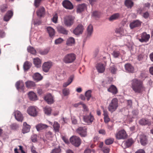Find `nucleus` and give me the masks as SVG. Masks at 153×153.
<instances>
[{
  "label": "nucleus",
  "instance_id": "nucleus-62",
  "mask_svg": "<svg viewBox=\"0 0 153 153\" xmlns=\"http://www.w3.org/2000/svg\"><path fill=\"white\" fill-rule=\"evenodd\" d=\"M149 14L148 12H146L144 13L143 14V16L145 19L147 18L149 16Z\"/></svg>",
  "mask_w": 153,
  "mask_h": 153
},
{
  "label": "nucleus",
  "instance_id": "nucleus-6",
  "mask_svg": "<svg viewBox=\"0 0 153 153\" xmlns=\"http://www.w3.org/2000/svg\"><path fill=\"white\" fill-rule=\"evenodd\" d=\"M94 120V117L91 113H90L89 115H85L83 117V121L88 125L92 124Z\"/></svg>",
  "mask_w": 153,
  "mask_h": 153
},
{
  "label": "nucleus",
  "instance_id": "nucleus-31",
  "mask_svg": "<svg viewBox=\"0 0 153 153\" xmlns=\"http://www.w3.org/2000/svg\"><path fill=\"white\" fill-rule=\"evenodd\" d=\"M33 78L37 82L41 80L42 79L43 77L39 73H36L33 75Z\"/></svg>",
  "mask_w": 153,
  "mask_h": 153
},
{
  "label": "nucleus",
  "instance_id": "nucleus-45",
  "mask_svg": "<svg viewBox=\"0 0 153 153\" xmlns=\"http://www.w3.org/2000/svg\"><path fill=\"white\" fill-rule=\"evenodd\" d=\"M61 152V149L60 146L58 147L55 148L53 149L50 153H60Z\"/></svg>",
  "mask_w": 153,
  "mask_h": 153
},
{
  "label": "nucleus",
  "instance_id": "nucleus-44",
  "mask_svg": "<svg viewBox=\"0 0 153 153\" xmlns=\"http://www.w3.org/2000/svg\"><path fill=\"white\" fill-rule=\"evenodd\" d=\"M111 54L115 58L118 57L120 55V51L117 50H115L113 51Z\"/></svg>",
  "mask_w": 153,
  "mask_h": 153
},
{
  "label": "nucleus",
  "instance_id": "nucleus-5",
  "mask_svg": "<svg viewBox=\"0 0 153 153\" xmlns=\"http://www.w3.org/2000/svg\"><path fill=\"white\" fill-rule=\"evenodd\" d=\"M74 18L71 16H66L64 19V22L65 26L70 27L74 23Z\"/></svg>",
  "mask_w": 153,
  "mask_h": 153
},
{
  "label": "nucleus",
  "instance_id": "nucleus-17",
  "mask_svg": "<svg viewBox=\"0 0 153 153\" xmlns=\"http://www.w3.org/2000/svg\"><path fill=\"white\" fill-rule=\"evenodd\" d=\"M30 126L28 125L26 122H24L23 125L22 133L23 134H25L28 132L30 131Z\"/></svg>",
  "mask_w": 153,
  "mask_h": 153
},
{
  "label": "nucleus",
  "instance_id": "nucleus-56",
  "mask_svg": "<svg viewBox=\"0 0 153 153\" xmlns=\"http://www.w3.org/2000/svg\"><path fill=\"white\" fill-rule=\"evenodd\" d=\"M62 93L64 96L68 95L69 93V89L67 88H65L62 90Z\"/></svg>",
  "mask_w": 153,
  "mask_h": 153
},
{
  "label": "nucleus",
  "instance_id": "nucleus-33",
  "mask_svg": "<svg viewBox=\"0 0 153 153\" xmlns=\"http://www.w3.org/2000/svg\"><path fill=\"white\" fill-rule=\"evenodd\" d=\"M47 30L50 37H52L54 35L55 31L52 27H47Z\"/></svg>",
  "mask_w": 153,
  "mask_h": 153
},
{
  "label": "nucleus",
  "instance_id": "nucleus-21",
  "mask_svg": "<svg viewBox=\"0 0 153 153\" xmlns=\"http://www.w3.org/2000/svg\"><path fill=\"white\" fill-rule=\"evenodd\" d=\"M48 126L45 124L39 123L36 126V128L38 131H40L45 129H47Z\"/></svg>",
  "mask_w": 153,
  "mask_h": 153
},
{
  "label": "nucleus",
  "instance_id": "nucleus-27",
  "mask_svg": "<svg viewBox=\"0 0 153 153\" xmlns=\"http://www.w3.org/2000/svg\"><path fill=\"white\" fill-rule=\"evenodd\" d=\"M134 143V141L131 138L128 139L124 143L125 146V147L127 148L131 146V145Z\"/></svg>",
  "mask_w": 153,
  "mask_h": 153
},
{
  "label": "nucleus",
  "instance_id": "nucleus-54",
  "mask_svg": "<svg viewBox=\"0 0 153 153\" xmlns=\"http://www.w3.org/2000/svg\"><path fill=\"white\" fill-rule=\"evenodd\" d=\"M42 0H35L34 5L36 7H38L40 5Z\"/></svg>",
  "mask_w": 153,
  "mask_h": 153
},
{
  "label": "nucleus",
  "instance_id": "nucleus-28",
  "mask_svg": "<svg viewBox=\"0 0 153 153\" xmlns=\"http://www.w3.org/2000/svg\"><path fill=\"white\" fill-rule=\"evenodd\" d=\"M86 8V5L85 4L79 5L77 7V10L78 13H81Z\"/></svg>",
  "mask_w": 153,
  "mask_h": 153
},
{
  "label": "nucleus",
  "instance_id": "nucleus-14",
  "mask_svg": "<svg viewBox=\"0 0 153 153\" xmlns=\"http://www.w3.org/2000/svg\"><path fill=\"white\" fill-rule=\"evenodd\" d=\"M105 65L101 63H98L96 66V68L98 72L100 73H103L105 70Z\"/></svg>",
  "mask_w": 153,
  "mask_h": 153
},
{
  "label": "nucleus",
  "instance_id": "nucleus-16",
  "mask_svg": "<svg viewBox=\"0 0 153 153\" xmlns=\"http://www.w3.org/2000/svg\"><path fill=\"white\" fill-rule=\"evenodd\" d=\"M142 22L138 20H135L131 23L129 26L131 29L139 27L141 25Z\"/></svg>",
  "mask_w": 153,
  "mask_h": 153
},
{
  "label": "nucleus",
  "instance_id": "nucleus-57",
  "mask_svg": "<svg viewBox=\"0 0 153 153\" xmlns=\"http://www.w3.org/2000/svg\"><path fill=\"white\" fill-rule=\"evenodd\" d=\"M102 151L104 153H109L110 152V149L104 146L102 148Z\"/></svg>",
  "mask_w": 153,
  "mask_h": 153
},
{
  "label": "nucleus",
  "instance_id": "nucleus-2",
  "mask_svg": "<svg viewBox=\"0 0 153 153\" xmlns=\"http://www.w3.org/2000/svg\"><path fill=\"white\" fill-rule=\"evenodd\" d=\"M76 55L74 53H70L66 55L63 59V61L65 63H71L75 60Z\"/></svg>",
  "mask_w": 153,
  "mask_h": 153
},
{
  "label": "nucleus",
  "instance_id": "nucleus-15",
  "mask_svg": "<svg viewBox=\"0 0 153 153\" xmlns=\"http://www.w3.org/2000/svg\"><path fill=\"white\" fill-rule=\"evenodd\" d=\"M14 114L16 119L18 121L22 122L23 117L20 111H16L14 112Z\"/></svg>",
  "mask_w": 153,
  "mask_h": 153
},
{
  "label": "nucleus",
  "instance_id": "nucleus-41",
  "mask_svg": "<svg viewBox=\"0 0 153 153\" xmlns=\"http://www.w3.org/2000/svg\"><path fill=\"white\" fill-rule=\"evenodd\" d=\"M87 31L88 32L87 36H90L91 34L93 31V27L91 25H90L88 27Z\"/></svg>",
  "mask_w": 153,
  "mask_h": 153
},
{
  "label": "nucleus",
  "instance_id": "nucleus-4",
  "mask_svg": "<svg viewBox=\"0 0 153 153\" xmlns=\"http://www.w3.org/2000/svg\"><path fill=\"white\" fill-rule=\"evenodd\" d=\"M70 141L74 146L78 147L80 145L81 140L78 137L74 136L70 138Z\"/></svg>",
  "mask_w": 153,
  "mask_h": 153
},
{
  "label": "nucleus",
  "instance_id": "nucleus-42",
  "mask_svg": "<svg viewBox=\"0 0 153 153\" xmlns=\"http://www.w3.org/2000/svg\"><path fill=\"white\" fill-rule=\"evenodd\" d=\"M53 127L55 132H59L60 128V125L57 122H55L54 123Z\"/></svg>",
  "mask_w": 153,
  "mask_h": 153
},
{
  "label": "nucleus",
  "instance_id": "nucleus-12",
  "mask_svg": "<svg viewBox=\"0 0 153 153\" xmlns=\"http://www.w3.org/2000/svg\"><path fill=\"white\" fill-rule=\"evenodd\" d=\"M116 137L117 139H124L127 137V134L124 130L119 131L116 134Z\"/></svg>",
  "mask_w": 153,
  "mask_h": 153
},
{
  "label": "nucleus",
  "instance_id": "nucleus-11",
  "mask_svg": "<svg viewBox=\"0 0 153 153\" xmlns=\"http://www.w3.org/2000/svg\"><path fill=\"white\" fill-rule=\"evenodd\" d=\"M84 29L83 26L81 24H79L73 31V33L76 35L81 34Z\"/></svg>",
  "mask_w": 153,
  "mask_h": 153
},
{
  "label": "nucleus",
  "instance_id": "nucleus-43",
  "mask_svg": "<svg viewBox=\"0 0 153 153\" xmlns=\"http://www.w3.org/2000/svg\"><path fill=\"white\" fill-rule=\"evenodd\" d=\"M27 51L28 52L33 54H35L36 53V51L35 49L33 47L30 46L27 47Z\"/></svg>",
  "mask_w": 153,
  "mask_h": 153
},
{
  "label": "nucleus",
  "instance_id": "nucleus-34",
  "mask_svg": "<svg viewBox=\"0 0 153 153\" xmlns=\"http://www.w3.org/2000/svg\"><path fill=\"white\" fill-rule=\"evenodd\" d=\"M45 14V8L43 7H41L37 11V14L38 16L42 17Z\"/></svg>",
  "mask_w": 153,
  "mask_h": 153
},
{
  "label": "nucleus",
  "instance_id": "nucleus-50",
  "mask_svg": "<svg viewBox=\"0 0 153 153\" xmlns=\"http://www.w3.org/2000/svg\"><path fill=\"white\" fill-rule=\"evenodd\" d=\"M115 32L120 35H123V28H120L116 29Z\"/></svg>",
  "mask_w": 153,
  "mask_h": 153
},
{
  "label": "nucleus",
  "instance_id": "nucleus-22",
  "mask_svg": "<svg viewBox=\"0 0 153 153\" xmlns=\"http://www.w3.org/2000/svg\"><path fill=\"white\" fill-rule=\"evenodd\" d=\"M45 100L48 104H51L54 102L53 97L50 94L47 95L45 97Z\"/></svg>",
  "mask_w": 153,
  "mask_h": 153
},
{
  "label": "nucleus",
  "instance_id": "nucleus-7",
  "mask_svg": "<svg viewBox=\"0 0 153 153\" xmlns=\"http://www.w3.org/2000/svg\"><path fill=\"white\" fill-rule=\"evenodd\" d=\"M150 38V35L147 34L146 32H144L140 34L138 39L141 42H147Z\"/></svg>",
  "mask_w": 153,
  "mask_h": 153
},
{
  "label": "nucleus",
  "instance_id": "nucleus-36",
  "mask_svg": "<svg viewBox=\"0 0 153 153\" xmlns=\"http://www.w3.org/2000/svg\"><path fill=\"white\" fill-rule=\"evenodd\" d=\"M120 14L119 13H116L112 15L109 18L110 21H112L118 19L120 16Z\"/></svg>",
  "mask_w": 153,
  "mask_h": 153
},
{
  "label": "nucleus",
  "instance_id": "nucleus-18",
  "mask_svg": "<svg viewBox=\"0 0 153 153\" xmlns=\"http://www.w3.org/2000/svg\"><path fill=\"white\" fill-rule=\"evenodd\" d=\"M16 86L17 89L19 91L21 90L24 91V84L22 81H19L17 82L16 84Z\"/></svg>",
  "mask_w": 153,
  "mask_h": 153
},
{
  "label": "nucleus",
  "instance_id": "nucleus-13",
  "mask_svg": "<svg viewBox=\"0 0 153 153\" xmlns=\"http://www.w3.org/2000/svg\"><path fill=\"white\" fill-rule=\"evenodd\" d=\"M62 5L65 8L72 9L73 8V6L71 3L68 0H65L62 2Z\"/></svg>",
  "mask_w": 153,
  "mask_h": 153
},
{
  "label": "nucleus",
  "instance_id": "nucleus-37",
  "mask_svg": "<svg viewBox=\"0 0 153 153\" xmlns=\"http://www.w3.org/2000/svg\"><path fill=\"white\" fill-rule=\"evenodd\" d=\"M125 5L128 7L131 8L134 5L133 2L131 0H126L125 2Z\"/></svg>",
  "mask_w": 153,
  "mask_h": 153
},
{
  "label": "nucleus",
  "instance_id": "nucleus-58",
  "mask_svg": "<svg viewBox=\"0 0 153 153\" xmlns=\"http://www.w3.org/2000/svg\"><path fill=\"white\" fill-rule=\"evenodd\" d=\"M58 19V16L57 14H55L54 15L52 19V21L54 23H56L57 22V21Z\"/></svg>",
  "mask_w": 153,
  "mask_h": 153
},
{
  "label": "nucleus",
  "instance_id": "nucleus-52",
  "mask_svg": "<svg viewBox=\"0 0 153 153\" xmlns=\"http://www.w3.org/2000/svg\"><path fill=\"white\" fill-rule=\"evenodd\" d=\"M101 15V13L97 11H94L93 12L92 14V15L93 16L97 18H99L100 17Z\"/></svg>",
  "mask_w": 153,
  "mask_h": 153
},
{
  "label": "nucleus",
  "instance_id": "nucleus-55",
  "mask_svg": "<svg viewBox=\"0 0 153 153\" xmlns=\"http://www.w3.org/2000/svg\"><path fill=\"white\" fill-rule=\"evenodd\" d=\"M19 127V126L16 124L13 123L10 125V128L11 129L15 130Z\"/></svg>",
  "mask_w": 153,
  "mask_h": 153
},
{
  "label": "nucleus",
  "instance_id": "nucleus-26",
  "mask_svg": "<svg viewBox=\"0 0 153 153\" xmlns=\"http://www.w3.org/2000/svg\"><path fill=\"white\" fill-rule=\"evenodd\" d=\"M139 123L142 125H148L150 126L151 123L148 119H142L140 120L139 122Z\"/></svg>",
  "mask_w": 153,
  "mask_h": 153
},
{
  "label": "nucleus",
  "instance_id": "nucleus-49",
  "mask_svg": "<svg viewBox=\"0 0 153 153\" xmlns=\"http://www.w3.org/2000/svg\"><path fill=\"white\" fill-rule=\"evenodd\" d=\"M44 111L45 114L50 115L51 113V109L50 107H46L44 108Z\"/></svg>",
  "mask_w": 153,
  "mask_h": 153
},
{
  "label": "nucleus",
  "instance_id": "nucleus-1",
  "mask_svg": "<svg viewBox=\"0 0 153 153\" xmlns=\"http://www.w3.org/2000/svg\"><path fill=\"white\" fill-rule=\"evenodd\" d=\"M131 87L135 93H141L146 90L143 82L136 78L131 81Z\"/></svg>",
  "mask_w": 153,
  "mask_h": 153
},
{
  "label": "nucleus",
  "instance_id": "nucleus-60",
  "mask_svg": "<svg viewBox=\"0 0 153 153\" xmlns=\"http://www.w3.org/2000/svg\"><path fill=\"white\" fill-rule=\"evenodd\" d=\"M52 133L50 131L47 132L45 134V136L48 139H49L52 137Z\"/></svg>",
  "mask_w": 153,
  "mask_h": 153
},
{
  "label": "nucleus",
  "instance_id": "nucleus-39",
  "mask_svg": "<svg viewBox=\"0 0 153 153\" xmlns=\"http://www.w3.org/2000/svg\"><path fill=\"white\" fill-rule=\"evenodd\" d=\"M8 8V5L6 4H3L0 6V11L1 12L3 13L7 10Z\"/></svg>",
  "mask_w": 153,
  "mask_h": 153
},
{
  "label": "nucleus",
  "instance_id": "nucleus-25",
  "mask_svg": "<svg viewBox=\"0 0 153 153\" xmlns=\"http://www.w3.org/2000/svg\"><path fill=\"white\" fill-rule=\"evenodd\" d=\"M140 141L141 145H146L147 143V139L146 136L144 135H141L140 136Z\"/></svg>",
  "mask_w": 153,
  "mask_h": 153
},
{
  "label": "nucleus",
  "instance_id": "nucleus-63",
  "mask_svg": "<svg viewBox=\"0 0 153 153\" xmlns=\"http://www.w3.org/2000/svg\"><path fill=\"white\" fill-rule=\"evenodd\" d=\"M104 121L105 123H108L110 121V118H109L108 116L104 117Z\"/></svg>",
  "mask_w": 153,
  "mask_h": 153
},
{
  "label": "nucleus",
  "instance_id": "nucleus-9",
  "mask_svg": "<svg viewBox=\"0 0 153 153\" xmlns=\"http://www.w3.org/2000/svg\"><path fill=\"white\" fill-rule=\"evenodd\" d=\"M53 65V63L51 61L45 62L42 65L43 71L45 73L48 72Z\"/></svg>",
  "mask_w": 153,
  "mask_h": 153
},
{
  "label": "nucleus",
  "instance_id": "nucleus-46",
  "mask_svg": "<svg viewBox=\"0 0 153 153\" xmlns=\"http://www.w3.org/2000/svg\"><path fill=\"white\" fill-rule=\"evenodd\" d=\"M91 91L90 90H88L85 92V96L86 97L88 101L89 100L91 97Z\"/></svg>",
  "mask_w": 153,
  "mask_h": 153
},
{
  "label": "nucleus",
  "instance_id": "nucleus-47",
  "mask_svg": "<svg viewBox=\"0 0 153 153\" xmlns=\"http://www.w3.org/2000/svg\"><path fill=\"white\" fill-rule=\"evenodd\" d=\"M109 70L112 74H115L116 73L117 69L115 66L113 65L110 66Z\"/></svg>",
  "mask_w": 153,
  "mask_h": 153
},
{
  "label": "nucleus",
  "instance_id": "nucleus-53",
  "mask_svg": "<svg viewBox=\"0 0 153 153\" xmlns=\"http://www.w3.org/2000/svg\"><path fill=\"white\" fill-rule=\"evenodd\" d=\"M63 41V40L62 39L59 38L55 40V44L56 45H58L59 44H61L62 43Z\"/></svg>",
  "mask_w": 153,
  "mask_h": 153
},
{
  "label": "nucleus",
  "instance_id": "nucleus-29",
  "mask_svg": "<svg viewBox=\"0 0 153 153\" xmlns=\"http://www.w3.org/2000/svg\"><path fill=\"white\" fill-rule=\"evenodd\" d=\"M28 96L30 100L34 101L37 100V96L36 94L33 91H30L28 94Z\"/></svg>",
  "mask_w": 153,
  "mask_h": 153
},
{
  "label": "nucleus",
  "instance_id": "nucleus-24",
  "mask_svg": "<svg viewBox=\"0 0 153 153\" xmlns=\"http://www.w3.org/2000/svg\"><path fill=\"white\" fill-rule=\"evenodd\" d=\"M57 28V30L59 33L65 35H67L68 34V31L66 30L62 26H59Z\"/></svg>",
  "mask_w": 153,
  "mask_h": 153
},
{
  "label": "nucleus",
  "instance_id": "nucleus-59",
  "mask_svg": "<svg viewBox=\"0 0 153 153\" xmlns=\"http://www.w3.org/2000/svg\"><path fill=\"white\" fill-rule=\"evenodd\" d=\"M31 141L33 142H35L37 141V136L36 135H33L31 136Z\"/></svg>",
  "mask_w": 153,
  "mask_h": 153
},
{
  "label": "nucleus",
  "instance_id": "nucleus-3",
  "mask_svg": "<svg viewBox=\"0 0 153 153\" xmlns=\"http://www.w3.org/2000/svg\"><path fill=\"white\" fill-rule=\"evenodd\" d=\"M118 107V100L117 98L112 99L108 107V111L112 113Z\"/></svg>",
  "mask_w": 153,
  "mask_h": 153
},
{
  "label": "nucleus",
  "instance_id": "nucleus-20",
  "mask_svg": "<svg viewBox=\"0 0 153 153\" xmlns=\"http://www.w3.org/2000/svg\"><path fill=\"white\" fill-rule=\"evenodd\" d=\"M126 70L127 72L133 73L134 71V67L130 63H127L125 65Z\"/></svg>",
  "mask_w": 153,
  "mask_h": 153
},
{
  "label": "nucleus",
  "instance_id": "nucleus-8",
  "mask_svg": "<svg viewBox=\"0 0 153 153\" xmlns=\"http://www.w3.org/2000/svg\"><path fill=\"white\" fill-rule=\"evenodd\" d=\"M86 127H79L76 130L77 133L81 137H85L87 135Z\"/></svg>",
  "mask_w": 153,
  "mask_h": 153
},
{
  "label": "nucleus",
  "instance_id": "nucleus-64",
  "mask_svg": "<svg viewBox=\"0 0 153 153\" xmlns=\"http://www.w3.org/2000/svg\"><path fill=\"white\" fill-rule=\"evenodd\" d=\"M132 105V102L131 100H128L127 102V105L129 108L131 107Z\"/></svg>",
  "mask_w": 153,
  "mask_h": 153
},
{
  "label": "nucleus",
  "instance_id": "nucleus-30",
  "mask_svg": "<svg viewBox=\"0 0 153 153\" xmlns=\"http://www.w3.org/2000/svg\"><path fill=\"white\" fill-rule=\"evenodd\" d=\"M33 63L35 66L38 68L41 66V60L38 58H36L33 59Z\"/></svg>",
  "mask_w": 153,
  "mask_h": 153
},
{
  "label": "nucleus",
  "instance_id": "nucleus-61",
  "mask_svg": "<svg viewBox=\"0 0 153 153\" xmlns=\"http://www.w3.org/2000/svg\"><path fill=\"white\" fill-rule=\"evenodd\" d=\"M114 124L111 122V124H108V128L109 130H112L113 129Z\"/></svg>",
  "mask_w": 153,
  "mask_h": 153
},
{
  "label": "nucleus",
  "instance_id": "nucleus-23",
  "mask_svg": "<svg viewBox=\"0 0 153 153\" xmlns=\"http://www.w3.org/2000/svg\"><path fill=\"white\" fill-rule=\"evenodd\" d=\"M108 92L111 93L113 94H116L118 92V90L116 87L113 85H111L108 89Z\"/></svg>",
  "mask_w": 153,
  "mask_h": 153
},
{
  "label": "nucleus",
  "instance_id": "nucleus-38",
  "mask_svg": "<svg viewBox=\"0 0 153 153\" xmlns=\"http://www.w3.org/2000/svg\"><path fill=\"white\" fill-rule=\"evenodd\" d=\"M31 65V64L28 62H25L23 65V68L25 70L27 71L30 69Z\"/></svg>",
  "mask_w": 153,
  "mask_h": 153
},
{
  "label": "nucleus",
  "instance_id": "nucleus-32",
  "mask_svg": "<svg viewBox=\"0 0 153 153\" xmlns=\"http://www.w3.org/2000/svg\"><path fill=\"white\" fill-rule=\"evenodd\" d=\"M74 78V76L73 75H72L68 79L67 81L63 84V87H66L69 85L72 82Z\"/></svg>",
  "mask_w": 153,
  "mask_h": 153
},
{
  "label": "nucleus",
  "instance_id": "nucleus-40",
  "mask_svg": "<svg viewBox=\"0 0 153 153\" xmlns=\"http://www.w3.org/2000/svg\"><path fill=\"white\" fill-rule=\"evenodd\" d=\"M75 43V40L73 37H70L67 40L66 44L68 45H72Z\"/></svg>",
  "mask_w": 153,
  "mask_h": 153
},
{
  "label": "nucleus",
  "instance_id": "nucleus-35",
  "mask_svg": "<svg viewBox=\"0 0 153 153\" xmlns=\"http://www.w3.org/2000/svg\"><path fill=\"white\" fill-rule=\"evenodd\" d=\"M26 87L28 88H31L35 86V83L33 81H28L25 82Z\"/></svg>",
  "mask_w": 153,
  "mask_h": 153
},
{
  "label": "nucleus",
  "instance_id": "nucleus-51",
  "mask_svg": "<svg viewBox=\"0 0 153 153\" xmlns=\"http://www.w3.org/2000/svg\"><path fill=\"white\" fill-rule=\"evenodd\" d=\"M114 141V139L113 138H110L107 139L105 140V143L107 145H109L112 144Z\"/></svg>",
  "mask_w": 153,
  "mask_h": 153
},
{
  "label": "nucleus",
  "instance_id": "nucleus-48",
  "mask_svg": "<svg viewBox=\"0 0 153 153\" xmlns=\"http://www.w3.org/2000/svg\"><path fill=\"white\" fill-rule=\"evenodd\" d=\"M49 51V50L46 49L43 50H40L38 51L39 53L42 55H45L47 54Z\"/></svg>",
  "mask_w": 153,
  "mask_h": 153
},
{
  "label": "nucleus",
  "instance_id": "nucleus-10",
  "mask_svg": "<svg viewBox=\"0 0 153 153\" xmlns=\"http://www.w3.org/2000/svg\"><path fill=\"white\" fill-rule=\"evenodd\" d=\"M27 112L29 115L33 117L36 116L38 114L36 108L33 106L29 107L27 110Z\"/></svg>",
  "mask_w": 153,
  "mask_h": 153
},
{
  "label": "nucleus",
  "instance_id": "nucleus-19",
  "mask_svg": "<svg viewBox=\"0 0 153 153\" xmlns=\"http://www.w3.org/2000/svg\"><path fill=\"white\" fill-rule=\"evenodd\" d=\"M13 15V12L12 10H8L5 15L4 20L5 21H8Z\"/></svg>",
  "mask_w": 153,
  "mask_h": 153
}]
</instances>
